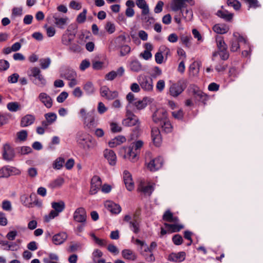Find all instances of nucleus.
Wrapping results in <instances>:
<instances>
[{"label":"nucleus","instance_id":"obj_28","mask_svg":"<svg viewBox=\"0 0 263 263\" xmlns=\"http://www.w3.org/2000/svg\"><path fill=\"white\" fill-rule=\"evenodd\" d=\"M126 140L124 136H118L108 142V146L111 148H114L125 142Z\"/></svg>","mask_w":263,"mask_h":263},{"label":"nucleus","instance_id":"obj_31","mask_svg":"<svg viewBox=\"0 0 263 263\" xmlns=\"http://www.w3.org/2000/svg\"><path fill=\"white\" fill-rule=\"evenodd\" d=\"M164 226L168 232L170 233L179 232L180 230L183 228V226L182 224L178 223L168 224L165 223Z\"/></svg>","mask_w":263,"mask_h":263},{"label":"nucleus","instance_id":"obj_12","mask_svg":"<svg viewBox=\"0 0 263 263\" xmlns=\"http://www.w3.org/2000/svg\"><path fill=\"white\" fill-rule=\"evenodd\" d=\"M103 154L109 165L115 166L116 164L117 156L114 151L106 148L104 150Z\"/></svg>","mask_w":263,"mask_h":263},{"label":"nucleus","instance_id":"obj_8","mask_svg":"<svg viewBox=\"0 0 263 263\" xmlns=\"http://www.w3.org/2000/svg\"><path fill=\"white\" fill-rule=\"evenodd\" d=\"M136 4L138 8L142 10L141 14L145 16L144 20L145 21L151 23V21H154L153 17L147 16L149 13V8L145 0H137Z\"/></svg>","mask_w":263,"mask_h":263},{"label":"nucleus","instance_id":"obj_10","mask_svg":"<svg viewBox=\"0 0 263 263\" xmlns=\"http://www.w3.org/2000/svg\"><path fill=\"white\" fill-rule=\"evenodd\" d=\"M86 210L82 207L77 208L73 214V220L79 223H85L86 221Z\"/></svg>","mask_w":263,"mask_h":263},{"label":"nucleus","instance_id":"obj_15","mask_svg":"<svg viewBox=\"0 0 263 263\" xmlns=\"http://www.w3.org/2000/svg\"><path fill=\"white\" fill-rule=\"evenodd\" d=\"M84 127L89 130H92L98 125V121L95 116L90 114L83 121Z\"/></svg>","mask_w":263,"mask_h":263},{"label":"nucleus","instance_id":"obj_59","mask_svg":"<svg viewBox=\"0 0 263 263\" xmlns=\"http://www.w3.org/2000/svg\"><path fill=\"white\" fill-rule=\"evenodd\" d=\"M59 213L54 210H51L50 212L47 215H45L44 219L46 222H49L50 220L57 217Z\"/></svg>","mask_w":263,"mask_h":263},{"label":"nucleus","instance_id":"obj_38","mask_svg":"<svg viewBox=\"0 0 263 263\" xmlns=\"http://www.w3.org/2000/svg\"><path fill=\"white\" fill-rule=\"evenodd\" d=\"M83 89L87 95H91L96 91V89L91 82H86L83 85Z\"/></svg>","mask_w":263,"mask_h":263},{"label":"nucleus","instance_id":"obj_49","mask_svg":"<svg viewBox=\"0 0 263 263\" xmlns=\"http://www.w3.org/2000/svg\"><path fill=\"white\" fill-rule=\"evenodd\" d=\"M105 30L109 34H112L116 31V26L115 24L111 22H107L105 26Z\"/></svg>","mask_w":263,"mask_h":263},{"label":"nucleus","instance_id":"obj_34","mask_svg":"<svg viewBox=\"0 0 263 263\" xmlns=\"http://www.w3.org/2000/svg\"><path fill=\"white\" fill-rule=\"evenodd\" d=\"M185 6L183 0H173L171 5V8L174 11L181 10Z\"/></svg>","mask_w":263,"mask_h":263},{"label":"nucleus","instance_id":"obj_1","mask_svg":"<svg viewBox=\"0 0 263 263\" xmlns=\"http://www.w3.org/2000/svg\"><path fill=\"white\" fill-rule=\"evenodd\" d=\"M77 142L84 148L89 149L96 145V140L89 134L83 132H79L77 137Z\"/></svg>","mask_w":263,"mask_h":263},{"label":"nucleus","instance_id":"obj_64","mask_svg":"<svg viewBox=\"0 0 263 263\" xmlns=\"http://www.w3.org/2000/svg\"><path fill=\"white\" fill-rule=\"evenodd\" d=\"M97 110L100 114H103L107 110V107L105 106L103 102H100L98 103Z\"/></svg>","mask_w":263,"mask_h":263},{"label":"nucleus","instance_id":"obj_2","mask_svg":"<svg viewBox=\"0 0 263 263\" xmlns=\"http://www.w3.org/2000/svg\"><path fill=\"white\" fill-rule=\"evenodd\" d=\"M137 81L141 88L145 91L152 92L154 89L153 81L148 76L141 74L137 77Z\"/></svg>","mask_w":263,"mask_h":263},{"label":"nucleus","instance_id":"obj_43","mask_svg":"<svg viewBox=\"0 0 263 263\" xmlns=\"http://www.w3.org/2000/svg\"><path fill=\"white\" fill-rule=\"evenodd\" d=\"M33 82L36 85L40 87H44L46 84V79L42 74L34 79Z\"/></svg>","mask_w":263,"mask_h":263},{"label":"nucleus","instance_id":"obj_46","mask_svg":"<svg viewBox=\"0 0 263 263\" xmlns=\"http://www.w3.org/2000/svg\"><path fill=\"white\" fill-rule=\"evenodd\" d=\"M141 254L144 257L145 260L148 262H153L155 260L153 252H146L143 250L141 251Z\"/></svg>","mask_w":263,"mask_h":263},{"label":"nucleus","instance_id":"obj_63","mask_svg":"<svg viewBox=\"0 0 263 263\" xmlns=\"http://www.w3.org/2000/svg\"><path fill=\"white\" fill-rule=\"evenodd\" d=\"M68 93L66 91L62 92L57 98V101L59 103H63L68 97Z\"/></svg>","mask_w":263,"mask_h":263},{"label":"nucleus","instance_id":"obj_18","mask_svg":"<svg viewBox=\"0 0 263 263\" xmlns=\"http://www.w3.org/2000/svg\"><path fill=\"white\" fill-rule=\"evenodd\" d=\"M163 159L161 157H158L150 161L147 164V168L152 172L158 170L162 167Z\"/></svg>","mask_w":263,"mask_h":263},{"label":"nucleus","instance_id":"obj_16","mask_svg":"<svg viewBox=\"0 0 263 263\" xmlns=\"http://www.w3.org/2000/svg\"><path fill=\"white\" fill-rule=\"evenodd\" d=\"M167 112L164 108H159L153 115V120L155 123L161 122L166 120Z\"/></svg>","mask_w":263,"mask_h":263},{"label":"nucleus","instance_id":"obj_40","mask_svg":"<svg viewBox=\"0 0 263 263\" xmlns=\"http://www.w3.org/2000/svg\"><path fill=\"white\" fill-rule=\"evenodd\" d=\"M130 69L134 71L138 72L142 70V67L140 62L138 60H134L132 61L129 64Z\"/></svg>","mask_w":263,"mask_h":263},{"label":"nucleus","instance_id":"obj_23","mask_svg":"<svg viewBox=\"0 0 263 263\" xmlns=\"http://www.w3.org/2000/svg\"><path fill=\"white\" fill-rule=\"evenodd\" d=\"M68 235L65 232H60L53 236L52 241L55 245H60L67 239Z\"/></svg>","mask_w":263,"mask_h":263},{"label":"nucleus","instance_id":"obj_48","mask_svg":"<svg viewBox=\"0 0 263 263\" xmlns=\"http://www.w3.org/2000/svg\"><path fill=\"white\" fill-rule=\"evenodd\" d=\"M162 122L163 123V124L161 125L162 130L166 133L171 132L173 127L170 122L165 120Z\"/></svg>","mask_w":263,"mask_h":263},{"label":"nucleus","instance_id":"obj_50","mask_svg":"<svg viewBox=\"0 0 263 263\" xmlns=\"http://www.w3.org/2000/svg\"><path fill=\"white\" fill-rule=\"evenodd\" d=\"M90 236L93 239V240L95 241V242L100 246L104 247L107 243L106 240L103 239H100L93 233L91 234Z\"/></svg>","mask_w":263,"mask_h":263},{"label":"nucleus","instance_id":"obj_21","mask_svg":"<svg viewBox=\"0 0 263 263\" xmlns=\"http://www.w3.org/2000/svg\"><path fill=\"white\" fill-rule=\"evenodd\" d=\"M35 117L34 115L27 114L23 117L20 121V126L25 127L32 125L35 121Z\"/></svg>","mask_w":263,"mask_h":263},{"label":"nucleus","instance_id":"obj_30","mask_svg":"<svg viewBox=\"0 0 263 263\" xmlns=\"http://www.w3.org/2000/svg\"><path fill=\"white\" fill-rule=\"evenodd\" d=\"M74 34L73 33L65 32L62 36V43L65 46L70 45L71 42L74 40Z\"/></svg>","mask_w":263,"mask_h":263},{"label":"nucleus","instance_id":"obj_32","mask_svg":"<svg viewBox=\"0 0 263 263\" xmlns=\"http://www.w3.org/2000/svg\"><path fill=\"white\" fill-rule=\"evenodd\" d=\"M213 30L216 33L224 34L229 31V28L226 24H218L213 26Z\"/></svg>","mask_w":263,"mask_h":263},{"label":"nucleus","instance_id":"obj_58","mask_svg":"<svg viewBox=\"0 0 263 263\" xmlns=\"http://www.w3.org/2000/svg\"><path fill=\"white\" fill-rule=\"evenodd\" d=\"M87 9H84L83 11L80 13L77 17V21L79 23H84L86 18Z\"/></svg>","mask_w":263,"mask_h":263},{"label":"nucleus","instance_id":"obj_4","mask_svg":"<svg viewBox=\"0 0 263 263\" xmlns=\"http://www.w3.org/2000/svg\"><path fill=\"white\" fill-rule=\"evenodd\" d=\"M185 81L183 80H180L176 83H173L169 88V94L173 97H177L185 89Z\"/></svg>","mask_w":263,"mask_h":263},{"label":"nucleus","instance_id":"obj_24","mask_svg":"<svg viewBox=\"0 0 263 263\" xmlns=\"http://www.w3.org/2000/svg\"><path fill=\"white\" fill-rule=\"evenodd\" d=\"M152 138L154 144L156 146H159L160 145L162 142V139L160 135V132L158 128H152Z\"/></svg>","mask_w":263,"mask_h":263},{"label":"nucleus","instance_id":"obj_19","mask_svg":"<svg viewBox=\"0 0 263 263\" xmlns=\"http://www.w3.org/2000/svg\"><path fill=\"white\" fill-rule=\"evenodd\" d=\"M101 184L102 181L100 178L97 176H93L91 181L90 193L91 195L96 194L100 190Z\"/></svg>","mask_w":263,"mask_h":263},{"label":"nucleus","instance_id":"obj_62","mask_svg":"<svg viewBox=\"0 0 263 263\" xmlns=\"http://www.w3.org/2000/svg\"><path fill=\"white\" fill-rule=\"evenodd\" d=\"M110 129L113 133H118L122 130V127L117 123L111 122L110 124Z\"/></svg>","mask_w":263,"mask_h":263},{"label":"nucleus","instance_id":"obj_51","mask_svg":"<svg viewBox=\"0 0 263 263\" xmlns=\"http://www.w3.org/2000/svg\"><path fill=\"white\" fill-rule=\"evenodd\" d=\"M20 201L21 203L26 206L30 207L32 206V203L31 202L30 200L28 198V196L26 194H24L21 196Z\"/></svg>","mask_w":263,"mask_h":263},{"label":"nucleus","instance_id":"obj_26","mask_svg":"<svg viewBox=\"0 0 263 263\" xmlns=\"http://www.w3.org/2000/svg\"><path fill=\"white\" fill-rule=\"evenodd\" d=\"M15 167L6 166L0 169V178H7L15 174Z\"/></svg>","mask_w":263,"mask_h":263},{"label":"nucleus","instance_id":"obj_35","mask_svg":"<svg viewBox=\"0 0 263 263\" xmlns=\"http://www.w3.org/2000/svg\"><path fill=\"white\" fill-rule=\"evenodd\" d=\"M163 219L170 222L176 223L179 221L177 217L174 216L173 213L170 211H166L163 215Z\"/></svg>","mask_w":263,"mask_h":263},{"label":"nucleus","instance_id":"obj_45","mask_svg":"<svg viewBox=\"0 0 263 263\" xmlns=\"http://www.w3.org/2000/svg\"><path fill=\"white\" fill-rule=\"evenodd\" d=\"M65 162V160L62 157H59L57 158L53 162V167L55 170H60L63 166Z\"/></svg>","mask_w":263,"mask_h":263},{"label":"nucleus","instance_id":"obj_39","mask_svg":"<svg viewBox=\"0 0 263 263\" xmlns=\"http://www.w3.org/2000/svg\"><path fill=\"white\" fill-rule=\"evenodd\" d=\"M64 182L63 178L59 177L55 180L51 181L48 185V186L51 189L58 188L62 185Z\"/></svg>","mask_w":263,"mask_h":263},{"label":"nucleus","instance_id":"obj_5","mask_svg":"<svg viewBox=\"0 0 263 263\" xmlns=\"http://www.w3.org/2000/svg\"><path fill=\"white\" fill-rule=\"evenodd\" d=\"M2 157L7 162L14 160L15 157V148L9 143L5 144L3 146Z\"/></svg>","mask_w":263,"mask_h":263},{"label":"nucleus","instance_id":"obj_52","mask_svg":"<svg viewBox=\"0 0 263 263\" xmlns=\"http://www.w3.org/2000/svg\"><path fill=\"white\" fill-rule=\"evenodd\" d=\"M40 66L42 69H47L51 63V60L49 58H43L40 60Z\"/></svg>","mask_w":263,"mask_h":263},{"label":"nucleus","instance_id":"obj_11","mask_svg":"<svg viewBox=\"0 0 263 263\" xmlns=\"http://www.w3.org/2000/svg\"><path fill=\"white\" fill-rule=\"evenodd\" d=\"M55 25L60 29H64L68 24L69 18L67 16H62L60 14L55 13L53 14Z\"/></svg>","mask_w":263,"mask_h":263},{"label":"nucleus","instance_id":"obj_53","mask_svg":"<svg viewBox=\"0 0 263 263\" xmlns=\"http://www.w3.org/2000/svg\"><path fill=\"white\" fill-rule=\"evenodd\" d=\"M227 4L229 6L233 7L235 10H238L241 7L240 3L237 0H228Z\"/></svg>","mask_w":263,"mask_h":263},{"label":"nucleus","instance_id":"obj_29","mask_svg":"<svg viewBox=\"0 0 263 263\" xmlns=\"http://www.w3.org/2000/svg\"><path fill=\"white\" fill-rule=\"evenodd\" d=\"M122 257L126 260H135L137 258L136 253L132 250L129 249H124L121 252Z\"/></svg>","mask_w":263,"mask_h":263},{"label":"nucleus","instance_id":"obj_17","mask_svg":"<svg viewBox=\"0 0 263 263\" xmlns=\"http://www.w3.org/2000/svg\"><path fill=\"white\" fill-rule=\"evenodd\" d=\"M37 99L47 108H50L52 106L53 102L52 98L45 92H41L38 96Z\"/></svg>","mask_w":263,"mask_h":263},{"label":"nucleus","instance_id":"obj_41","mask_svg":"<svg viewBox=\"0 0 263 263\" xmlns=\"http://www.w3.org/2000/svg\"><path fill=\"white\" fill-rule=\"evenodd\" d=\"M218 55H219L222 60H226L229 58V53L227 49L219 50L218 51L214 52L213 54V60Z\"/></svg>","mask_w":263,"mask_h":263},{"label":"nucleus","instance_id":"obj_44","mask_svg":"<svg viewBox=\"0 0 263 263\" xmlns=\"http://www.w3.org/2000/svg\"><path fill=\"white\" fill-rule=\"evenodd\" d=\"M182 15L186 21H190L192 20L193 14L192 9H186L185 10H181Z\"/></svg>","mask_w":263,"mask_h":263},{"label":"nucleus","instance_id":"obj_13","mask_svg":"<svg viewBox=\"0 0 263 263\" xmlns=\"http://www.w3.org/2000/svg\"><path fill=\"white\" fill-rule=\"evenodd\" d=\"M123 178L126 189L129 191H133L135 188V184L132 174L128 171H124Z\"/></svg>","mask_w":263,"mask_h":263},{"label":"nucleus","instance_id":"obj_20","mask_svg":"<svg viewBox=\"0 0 263 263\" xmlns=\"http://www.w3.org/2000/svg\"><path fill=\"white\" fill-rule=\"evenodd\" d=\"M126 40V37L124 34L120 35L117 37L115 40L110 42L109 45V49H114L115 48H119L122 45H124Z\"/></svg>","mask_w":263,"mask_h":263},{"label":"nucleus","instance_id":"obj_25","mask_svg":"<svg viewBox=\"0 0 263 263\" xmlns=\"http://www.w3.org/2000/svg\"><path fill=\"white\" fill-rule=\"evenodd\" d=\"M186 254L184 252H179L178 253H172L168 257L170 261L181 262L185 260Z\"/></svg>","mask_w":263,"mask_h":263},{"label":"nucleus","instance_id":"obj_37","mask_svg":"<svg viewBox=\"0 0 263 263\" xmlns=\"http://www.w3.org/2000/svg\"><path fill=\"white\" fill-rule=\"evenodd\" d=\"M51 207L53 210L59 213L62 212L65 208V204L64 201L61 200L58 202H52Z\"/></svg>","mask_w":263,"mask_h":263},{"label":"nucleus","instance_id":"obj_60","mask_svg":"<svg viewBox=\"0 0 263 263\" xmlns=\"http://www.w3.org/2000/svg\"><path fill=\"white\" fill-rule=\"evenodd\" d=\"M69 46V50L73 52H79L81 50V46L75 43H70Z\"/></svg>","mask_w":263,"mask_h":263},{"label":"nucleus","instance_id":"obj_42","mask_svg":"<svg viewBox=\"0 0 263 263\" xmlns=\"http://www.w3.org/2000/svg\"><path fill=\"white\" fill-rule=\"evenodd\" d=\"M147 98H144L141 100L136 101L133 103V105L138 110L144 109L147 106Z\"/></svg>","mask_w":263,"mask_h":263},{"label":"nucleus","instance_id":"obj_14","mask_svg":"<svg viewBox=\"0 0 263 263\" xmlns=\"http://www.w3.org/2000/svg\"><path fill=\"white\" fill-rule=\"evenodd\" d=\"M100 95L107 100H113L117 98L118 92L117 91H110L107 86H103L100 88Z\"/></svg>","mask_w":263,"mask_h":263},{"label":"nucleus","instance_id":"obj_7","mask_svg":"<svg viewBox=\"0 0 263 263\" xmlns=\"http://www.w3.org/2000/svg\"><path fill=\"white\" fill-rule=\"evenodd\" d=\"M122 124L125 126L139 125L140 121L138 118L129 109L126 111V117L122 121Z\"/></svg>","mask_w":263,"mask_h":263},{"label":"nucleus","instance_id":"obj_6","mask_svg":"<svg viewBox=\"0 0 263 263\" xmlns=\"http://www.w3.org/2000/svg\"><path fill=\"white\" fill-rule=\"evenodd\" d=\"M155 184L145 181H141L138 185L137 191L144 196H149L154 190Z\"/></svg>","mask_w":263,"mask_h":263},{"label":"nucleus","instance_id":"obj_54","mask_svg":"<svg viewBox=\"0 0 263 263\" xmlns=\"http://www.w3.org/2000/svg\"><path fill=\"white\" fill-rule=\"evenodd\" d=\"M190 73L192 76H196L199 71V68L197 67V64L195 63L192 64L189 67Z\"/></svg>","mask_w":263,"mask_h":263},{"label":"nucleus","instance_id":"obj_3","mask_svg":"<svg viewBox=\"0 0 263 263\" xmlns=\"http://www.w3.org/2000/svg\"><path fill=\"white\" fill-rule=\"evenodd\" d=\"M240 43H243L246 48L249 47V45L247 44L246 40L238 32H234L233 39L231 41V50L233 52L237 51L240 47Z\"/></svg>","mask_w":263,"mask_h":263},{"label":"nucleus","instance_id":"obj_56","mask_svg":"<svg viewBox=\"0 0 263 263\" xmlns=\"http://www.w3.org/2000/svg\"><path fill=\"white\" fill-rule=\"evenodd\" d=\"M129 227L135 233H138L139 232V224L137 220L130 221L129 222Z\"/></svg>","mask_w":263,"mask_h":263},{"label":"nucleus","instance_id":"obj_36","mask_svg":"<svg viewBox=\"0 0 263 263\" xmlns=\"http://www.w3.org/2000/svg\"><path fill=\"white\" fill-rule=\"evenodd\" d=\"M217 15L226 21H231L233 17V14L227 10H218Z\"/></svg>","mask_w":263,"mask_h":263},{"label":"nucleus","instance_id":"obj_55","mask_svg":"<svg viewBox=\"0 0 263 263\" xmlns=\"http://www.w3.org/2000/svg\"><path fill=\"white\" fill-rule=\"evenodd\" d=\"M28 137V132L26 130L23 129L17 132V140L20 141H25Z\"/></svg>","mask_w":263,"mask_h":263},{"label":"nucleus","instance_id":"obj_22","mask_svg":"<svg viewBox=\"0 0 263 263\" xmlns=\"http://www.w3.org/2000/svg\"><path fill=\"white\" fill-rule=\"evenodd\" d=\"M125 72L124 68L123 67H119L116 71H111L105 75V79L108 81H112L116 77H122Z\"/></svg>","mask_w":263,"mask_h":263},{"label":"nucleus","instance_id":"obj_9","mask_svg":"<svg viewBox=\"0 0 263 263\" xmlns=\"http://www.w3.org/2000/svg\"><path fill=\"white\" fill-rule=\"evenodd\" d=\"M120 153L123 158L131 161H135L137 159L138 152H135L132 146L124 147L120 150Z\"/></svg>","mask_w":263,"mask_h":263},{"label":"nucleus","instance_id":"obj_57","mask_svg":"<svg viewBox=\"0 0 263 263\" xmlns=\"http://www.w3.org/2000/svg\"><path fill=\"white\" fill-rule=\"evenodd\" d=\"M120 55L123 57L128 54L130 51V47L127 45H123L119 47Z\"/></svg>","mask_w":263,"mask_h":263},{"label":"nucleus","instance_id":"obj_61","mask_svg":"<svg viewBox=\"0 0 263 263\" xmlns=\"http://www.w3.org/2000/svg\"><path fill=\"white\" fill-rule=\"evenodd\" d=\"M165 86V82L163 80H159L156 83V88L157 90L159 92H162Z\"/></svg>","mask_w":263,"mask_h":263},{"label":"nucleus","instance_id":"obj_33","mask_svg":"<svg viewBox=\"0 0 263 263\" xmlns=\"http://www.w3.org/2000/svg\"><path fill=\"white\" fill-rule=\"evenodd\" d=\"M194 97L199 101L203 102L206 100L207 96L201 90L199 89L198 87H194L193 91Z\"/></svg>","mask_w":263,"mask_h":263},{"label":"nucleus","instance_id":"obj_47","mask_svg":"<svg viewBox=\"0 0 263 263\" xmlns=\"http://www.w3.org/2000/svg\"><path fill=\"white\" fill-rule=\"evenodd\" d=\"M46 120L51 125L54 123L57 118V115L53 112H48L45 114Z\"/></svg>","mask_w":263,"mask_h":263},{"label":"nucleus","instance_id":"obj_27","mask_svg":"<svg viewBox=\"0 0 263 263\" xmlns=\"http://www.w3.org/2000/svg\"><path fill=\"white\" fill-rule=\"evenodd\" d=\"M105 206L108 211L114 214H119L121 211V208L119 204L110 201H107L105 203Z\"/></svg>","mask_w":263,"mask_h":263}]
</instances>
